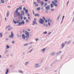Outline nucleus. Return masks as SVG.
I'll use <instances>...</instances> for the list:
<instances>
[{
  "label": "nucleus",
  "mask_w": 74,
  "mask_h": 74,
  "mask_svg": "<svg viewBox=\"0 0 74 74\" xmlns=\"http://www.w3.org/2000/svg\"><path fill=\"white\" fill-rule=\"evenodd\" d=\"M54 1H52V3H53V4L55 7H58V4L55 3H58V0H53Z\"/></svg>",
  "instance_id": "1"
},
{
  "label": "nucleus",
  "mask_w": 74,
  "mask_h": 74,
  "mask_svg": "<svg viewBox=\"0 0 74 74\" xmlns=\"http://www.w3.org/2000/svg\"><path fill=\"white\" fill-rule=\"evenodd\" d=\"M65 45L64 44V43H63L62 44V48H63L64 47Z\"/></svg>",
  "instance_id": "22"
},
{
  "label": "nucleus",
  "mask_w": 74,
  "mask_h": 74,
  "mask_svg": "<svg viewBox=\"0 0 74 74\" xmlns=\"http://www.w3.org/2000/svg\"><path fill=\"white\" fill-rule=\"evenodd\" d=\"M34 4H35V5L36 7H37V6H38V4H36V2H34Z\"/></svg>",
  "instance_id": "14"
},
{
  "label": "nucleus",
  "mask_w": 74,
  "mask_h": 74,
  "mask_svg": "<svg viewBox=\"0 0 74 74\" xmlns=\"http://www.w3.org/2000/svg\"><path fill=\"white\" fill-rule=\"evenodd\" d=\"M27 16H29L30 14L29 13H27Z\"/></svg>",
  "instance_id": "36"
},
{
  "label": "nucleus",
  "mask_w": 74,
  "mask_h": 74,
  "mask_svg": "<svg viewBox=\"0 0 74 74\" xmlns=\"http://www.w3.org/2000/svg\"><path fill=\"white\" fill-rule=\"evenodd\" d=\"M40 5H44V2L41 1L40 2Z\"/></svg>",
  "instance_id": "10"
},
{
  "label": "nucleus",
  "mask_w": 74,
  "mask_h": 74,
  "mask_svg": "<svg viewBox=\"0 0 74 74\" xmlns=\"http://www.w3.org/2000/svg\"><path fill=\"white\" fill-rule=\"evenodd\" d=\"M32 50H33V49H32L29 51V52H31L32 51Z\"/></svg>",
  "instance_id": "44"
},
{
  "label": "nucleus",
  "mask_w": 74,
  "mask_h": 74,
  "mask_svg": "<svg viewBox=\"0 0 74 74\" xmlns=\"http://www.w3.org/2000/svg\"><path fill=\"white\" fill-rule=\"evenodd\" d=\"M51 11H54V9H51Z\"/></svg>",
  "instance_id": "28"
},
{
  "label": "nucleus",
  "mask_w": 74,
  "mask_h": 74,
  "mask_svg": "<svg viewBox=\"0 0 74 74\" xmlns=\"http://www.w3.org/2000/svg\"><path fill=\"white\" fill-rule=\"evenodd\" d=\"M1 2L2 3H4V1L3 0H1Z\"/></svg>",
  "instance_id": "23"
},
{
  "label": "nucleus",
  "mask_w": 74,
  "mask_h": 74,
  "mask_svg": "<svg viewBox=\"0 0 74 74\" xmlns=\"http://www.w3.org/2000/svg\"><path fill=\"white\" fill-rule=\"evenodd\" d=\"M34 21H36V18H35L34 19Z\"/></svg>",
  "instance_id": "48"
},
{
  "label": "nucleus",
  "mask_w": 74,
  "mask_h": 74,
  "mask_svg": "<svg viewBox=\"0 0 74 74\" xmlns=\"http://www.w3.org/2000/svg\"><path fill=\"white\" fill-rule=\"evenodd\" d=\"M9 70L8 69H6V71L5 73V74H7L8 73Z\"/></svg>",
  "instance_id": "13"
},
{
  "label": "nucleus",
  "mask_w": 74,
  "mask_h": 74,
  "mask_svg": "<svg viewBox=\"0 0 74 74\" xmlns=\"http://www.w3.org/2000/svg\"><path fill=\"white\" fill-rule=\"evenodd\" d=\"M27 30L29 32H30V29H27Z\"/></svg>",
  "instance_id": "42"
},
{
  "label": "nucleus",
  "mask_w": 74,
  "mask_h": 74,
  "mask_svg": "<svg viewBox=\"0 0 74 74\" xmlns=\"http://www.w3.org/2000/svg\"><path fill=\"white\" fill-rule=\"evenodd\" d=\"M0 36H1V37H2V36H3V34L2 33H0Z\"/></svg>",
  "instance_id": "20"
},
{
  "label": "nucleus",
  "mask_w": 74,
  "mask_h": 74,
  "mask_svg": "<svg viewBox=\"0 0 74 74\" xmlns=\"http://www.w3.org/2000/svg\"><path fill=\"white\" fill-rule=\"evenodd\" d=\"M40 0H38L37 1V2L38 3H40Z\"/></svg>",
  "instance_id": "32"
},
{
  "label": "nucleus",
  "mask_w": 74,
  "mask_h": 74,
  "mask_svg": "<svg viewBox=\"0 0 74 74\" xmlns=\"http://www.w3.org/2000/svg\"><path fill=\"white\" fill-rule=\"evenodd\" d=\"M49 21H50V18H48V22H49Z\"/></svg>",
  "instance_id": "39"
},
{
  "label": "nucleus",
  "mask_w": 74,
  "mask_h": 74,
  "mask_svg": "<svg viewBox=\"0 0 74 74\" xmlns=\"http://www.w3.org/2000/svg\"><path fill=\"white\" fill-rule=\"evenodd\" d=\"M70 43V42H67V44H69Z\"/></svg>",
  "instance_id": "45"
},
{
  "label": "nucleus",
  "mask_w": 74,
  "mask_h": 74,
  "mask_svg": "<svg viewBox=\"0 0 74 74\" xmlns=\"http://www.w3.org/2000/svg\"><path fill=\"white\" fill-rule=\"evenodd\" d=\"M9 16V12H8L7 13V14L6 15L7 17H8Z\"/></svg>",
  "instance_id": "15"
},
{
  "label": "nucleus",
  "mask_w": 74,
  "mask_h": 74,
  "mask_svg": "<svg viewBox=\"0 0 74 74\" xmlns=\"http://www.w3.org/2000/svg\"><path fill=\"white\" fill-rule=\"evenodd\" d=\"M22 24H23V25H24L25 24V22H24V21L23 20L22 21V22H20L19 24H18V25L19 26V25H21Z\"/></svg>",
  "instance_id": "3"
},
{
  "label": "nucleus",
  "mask_w": 74,
  "mask_h": 74,
  "mask_svg": "<svg viewBox=\"0 0 74 74\" xmlns=\"http://www.w3.org/2000/svg\"><path fill=\"white\" fill-rule=\"evenodd\" d=\"M51 8H53V4H51Z\"/></svg>",
  "instance_id": "18"
},
{
  "label": "nucleus",
  "mask_w": 74,
  "mask_h": 74,
  "mask_svg": "<svg viewBox=\"0 0 74 74\" xmlns=\"http://www.w3.org/2000/svg\"><path fill=\"white\" fill-rule=\"evenodd\" d=\"M48 25L49 26H51V23H50L49 22L48 23Z\"/></svg>",
  "instance_id": "38"
},
{
  "label": "nucleus",
  "mask_w": 74,
  "mask_h": 74,
  "mask_svg": "<svg viewBox=\"0 0 74 74\" xmlns=\"http://www.w3.org/2000/svg\"><path fill=\"white\" fill-rule=\"evenodd\" d=\"M45 1H48V0H45Z\"/></svg>",
  "instance_id": "58"
},
{
  "label": "nucleus",
  "mask_w": 74,
  "mask_h": 74,
  "mask_svg": "<svg viewBox=\"0 0 74 74\" xmlns=\"http://www.w3.org/2000/svg\"><path fill=\"white\" fill-rule=\"evenodd\" d=\"M69 1H68L67 3V5L68 4V3H69Z\"/></svg>",
  "instance_id": "62"
},
{
  "label": "nucleus",
  "mask_w": 74,
  "mask_h": 74,
  "mask_svg": "<svg viewBox=\"0 0 74 74\" xmlns=\"http://www.w3.org/2000/svg\"><path fill=\"white\" fill-rule=\"evenodd\" d=\"M45 8L47 10H50V7L49 5H48Z\"/></svg>",
  "instance_id": "5"
},
{
  "label": "nucleus",
  "mask_w": 74,
  "mask_h": 74,
  "mask_svg": "<svg viewBox=\"0 0 74 74\" xmlns=\"http://www.w3.org/2000/svg\"><path fill=\"white\" fill-rule=\"evenodd\" d=\"M45 23H44L43 24V26H45Z\"/></svg>",
  "instance_id": "57"
},
{
  "label": "nucleus",
  "mask_w": 74,
  "mask_h": 74,
  "mask_svg": "<svg viewBox=\"0 0 74 74\" xmlns=\"http://www.w3.org/2000/svg\"><path fill=\"white\" fill-rule=\"evenodd\" d=\"M25 34L27 36H29V32H27V31H25Z\"/></svg>",
  "instance_id": "6"
},
{
  "label": "nucleus",
  "mask_w": 74,
  "mask_h": 74,
  "mask_svg": "<svg viewBox=\"0 0 74 74\" xmlns=\"http://www.w3.org/2000/svg\"><path fill=\"white\" fill-rule=\"evenodd\" d=\"M45 49H46V48H44L42 49V51H45Z\"/></svg>",
  "instance_id": "27"
},
{
  "label": "nucleus",
  "mask_w": 74,
  "mask_h": 74,
  "mask_svg": "<svg viewBox=\"0 0 74 74\" xmlns=\"http://www.w3.org/2000/svg\"><path fill=\"white\" fill-rule=\"evenodd\" d=\"M15 12L16 14L18 13V11L17 10H16Z\"/></svg>",
  "instance_id": "34"
},
{
  "label": "nucleus",
  "mask_w": 74,
  "mask_h": 74,
  "mask_svg": "<svg viewBox=\"0 0 74 74\" xmlns=\"http://www.w3.org/2000/svg\"><path fill=\"white\" fill-rule=\"evenodd\" d=\"M25 1H23V3H25Z\"/></svg>",
  "instance_id": "59"
},
{
  "label": "nucleus",
  "mask_w": 74,
  "mask_h": 74,
  "mask_svg": "<svg viewBox=\"0 0 74 74\" xmlns=\"http://www.w3.org/2000/svg\"><path fill=\"white\" fill-rule=\"evenodd\" d=\"M22 7L21 6H20L19 7V9L20 10H22Z\"/></svg>",
  "instance_id": "26"
},
{
  "label": "nucleus",
  "mask_w": 74,
  "mask_h": 74,
  "mask_svg": "<svg viewBox=\"0 0 74 74\" xmlns=\"http://www.w3.org/2000/svg\"><path fill=\"white\" fill-rule=\"evenodd\" d=\"M61 52H62V51H60V52H59V53H61Z\"/></svg>",
  "instance_id": "61"
},
{
  "label": "nucleus",
  "mask_w": 74,
  "mask_h": 74,
  "mask_svg": "<svg viewBox=\"0 0 74 74\" xmlns=\"http://www.w3.org/2000/svg\"><path fill=\"white\" fill-rule=\"evenodd\" d=\"M28 18L29 19H30V18L29 17Z\"/></svg>",
  "instance_id": "52"
},
{
  "label": "nucleus",
  "mask_w": 74,
  "mask_h": 74,
  "mask_svg": "<svg viewBox=\"0 0 74 74\" xmlns=\"http://www.w3.org/2000/svg\"><path fill=\"white\" fill-rule=\"evenodd\" d=\"M60 15H59V16L58 17V19H59V18L60 17Z\"/></svg>",
  "instance_id": "51"
},
{
  "label": "nucleus",
  "mask_w": 74,
  "mask_h": 74,
  "mask_svg": "<svg viewBox=\"0 0 74 74\" xmlns=\"http://www.w3.org/2000/svg\"><path fill=\"white\" fill-rule=\"evenodd\" d=\"M26 22L27 23V22H29V20H27V19H26Z\"/></svg>",
  "instance_id": "31"
},
{
  "label": "nucleus",
  "mask_w": 74,
  "mask_h": 74,
  "mask_svg": "<svg viewBox=\"0 0 74 74\" xmlns=\"http://www.w3.org/2000/svg\"><path fill=\"white\" fill-rule=\"evenodd\" d=\"M23 9L24 10H26V8H25V7H24Z\"/></svg>",
  "instance_id": "41"
},
{
  "label": "nucleus",
  "mask_w": 74,
  "mask_h": 74,
  "mask_svg": "<svg viewBox=\"0 0 74 74\" xmlns=\"http://www.w3.org/2000/svg\"><path fill=\"white\" fill-rule=\"evenodd\" d=\"M33 15H34V11H33Z\"/></svg>",
  "instance_id": "47"
},
{
  "label": "nucleus",
  "mask_w": 74,
  "mask_h": 74,
  "mask_svg": "<svg viewBox=\"0 0 74 74\" xmlns=\"http://www.w3.org/2000/svg\"><path fill=\"white\" fill-rule=\"evenodd\" d=\"M45 22H47V20H45Z\"/></svg>",
  "instance_id": "53"
},
{
  "label": "nucleus",
  "mask_w": 74,
  "mask_h": 74,
  "mask_svg": "<svg viewBox=\"0 0 74 74\" xmlns=\"http://www.w3.org/2000/svg\"><path fill=\"white\" fill-rule=\"evenodd\" d=\"M24 46H27L28 45V43H27L24 45Z\"/></svg>",
  "instance_id": "29"
},
{
  "label": "nucleus",
  "mask_w": 74,
  "mask_h": 74,
  "mask_svg": "<svg viewBox=\"0 0 74 74\" xmlns=\"http://www.w3.org/2000/svg\"><path fill=\"white\" fill-rule=\"evenodd\" d=\"M47 3H45L44 4L45 6H47Z\"/></svg>",
  "instance_id": "25"
},
{
  "label": "nucleus",
  "mask_w": 74,
  "mask_h": 74,
  "mask_svg": "<svg viewBox=\"0 0 74 74\" xmlns=\"http://www.w3.org/2000/svg\"><path fill=\"white\" fill-rule=\"evenodd\" d=\"M42 19H43V20H44L45 21V17H42Z\"/></svg>",
  "instance_id": "30"
},
{
  "label": "nucleus",
  "mask_w": 74,
  "mask_h": 74,
  "mask_svg": "<svg viewBox=\"0 0 74 74\" xmlns=\"http://www.w3.org/2000/svg\"><path fill=\"white\" fill-rule=\"evenodd\" d=\"M1 58V56L0 55V58Z\"/></svg>",
  "instance_id": "60"
},
{
  "label": "nucleus",
  "mask_w": 74,
  "mask_h": 74,
  "mask_svg": "<svg viewBox=\"0 0 74 74\" xmlns=\"http://www.w3.org/2000/svg\"><path fill=\"white\" fill-rule=\"evenodd\" d=\"M51 32H50L48 34H51Z\"/></svg>",
  "instance_id": "63"
},
{
  "label": "nucleus",
  "mask_w": 74,
  "mask_h": 74,
  "mask_svg": "<svg viewBox=\"0 0 74 74\" xmlns=\"http://www.w3.org/2000/svg\"><path fill=\"white\" fill-rule=\"evenodd\" d=\"M9 37L10 38H13L14 37V34H13V32H11V35L9 36Z\"/></svg>",
  "instance_id": "4"
},
{
  "label": "nucleus",
  "mask_w": 74,
  "mask_h": 74,
  "mask_svg": "<svg viewBox=\"0 0 74 74\" xmlns=\"http://www.w3.org/2000/svg\"><path fill=\"white\" fill-rule=\"evenodd\" d=\"M22 37L24 40H25V34H23L22 35Z\"/></svg>",
  "instance_id": "7"
},
{
  "label": "nucleus",
  "mask_w": 74,
  "mask_h": 74,
  "mask_svg": "<svg viewBox=\"0 0 74 74\" xmlns=\"http://www.w3.org/2000/svg\"><path fill=\"white\" fill-rule=\"evenodd\" d=\"M50 22H52V20H50Z\"/></svg>",
  "instance_id": "50"
},
{
  "label": "nucleus",
  "mask_w": 74,
  "mask_h": 74,
  "mask_svg": "<svg viewBox=\"0 0 74 74\" xmlns=\"http://www.w3.org/2000/svg\"><path fill=\"white\" fill-rule=\"evenodd\" d=\"M16 11H19V8H17Z\"/></svg>",
  "instance_id": "43"
},
{
  "label": "nucleus",
  "mask_w": 74,
  "mask_h": 74,
  "mask_svg": "<svg viewBox=\"0 0 74 74\" xmlns=\"http://www.w3.org/2000/svg\"><path fill=\"white\" fill-rule=\"evenodd\" d=\"M36 10L38 11H39V10H40V8H37Z\"/></svg>",
  "instance_id": "19"
},
{
  "label": "nucleus",
  "mask_w": 74,
  "mask_h": 74,
  "mask_svg": "<svg viewBox=\"0 0 74 74\" xmlns=\"http://www.w3.org/2000/svg\"><path fill=\"white\" fill-rule=\"evenodd\" d=\"M21 15H23L24 14V12L23 11H21Z\"/></svg>",
  "instance_id": "16"
},
{
  "label": "nucleus",
  "mask_w": 74,
  "mask_h": 74,
  "mask_svg": "<svg viewBox=\"0 0 74 74\" xmlns=\"http://www.w3.org/2000/svg\"><path fill=\"white\" fill-rule=\"evenodd\" d=\"M17 14H18V15H20V13H18Z\"/></svg>",
  "instance_id": "56"
},
{
  "label": "nucleus",
  "mask_w": 74,
  "mask_h": 74,
  "mask_svg": "<svg viewBox=\"0 0 74 74\" xmlns=\"http://www.w3.org/2000/svg\"><path fill=\"white\" fill-rule=\"evenodd\" d=\"M39 22L40 23L42 24V23H43V22H44V21L42 18H40V21H39Z\"/></svg>",
  "instance_id": "2"
},
{
  "label": "nucleus",
  "mask_w": 74,
  "mask_h": 74,
  "mask_svg": "<svg viewBox=\"0 0 74 74\" xmlns=\"http://www.w3.org/2000/svg\"><path fill=\"white\" fill-rule=\"evenodd\" d=\"M26 37L27 38H29V36L27 35V36H26Z\"/></svg>",
  "instance_id": "24"
},
{
  "label": "nucleus",
  "mask_w": 74,
  "mask_h": 74,
  "mask_svg": "<svg viewBox=\"0 0 74 74\" xmlns=\"http://www.w3.org/2000/svg\"><path fill=\"white\" fill-rule=\"evenodd\" d=\"M33 23L34 24H33V25H34V24H36V25H37V23H36V21H33Z\"/></svg>",
  "instance_id": "11"
},
{
  "label": "nucleus",
  "mask_w": 74,
  "mask_h": 74,
  "mask_svg": "<svg viewBox=\"0 0 74 74\" xmlns=\"http://www.w3.org/2000/svg\"><path fill=\"white\" fill-rule=\"evenodd\" d=\"M18 21H19V20L17 21V22H16V21H14V20H13V22L14 23H15V24H16V23H18Z\"/></svg>",
  "instance_id": "9"
},
{
  "label": "nucleus",
  "mask_w": 74,
  "mask_h": 74,
  "mask_svg": "<svg viewBox=\"0 0 74 74\" xmlns=\"http://www.w3.org/2000/svg\"><path fill=\"white\" fill-rule=\"evenodd\" d=\"M28 63H29V62H27L25 63V65H27V64Z\"/></svg>",
  "instance_id": "35"
},
{
  "label": "nucleus",
  "mask_w": 74,
  "mask_h": 74,
  "mask_svg": "<svg viewBox=\"0 0 74 74\" xmlns=\"http://www.w3.org/2000/svg\"><path fill=\"white\" fill-rule=\"evenodd\" d=\"M10 48V47L8 46H7V49H8V48Z\"/></svg>",
  "instance_id": "33"
},
{
  "label": "nucleus",
  "mask_w": 74,
  "mask_h": 74,
  "mask_svg": "<svg viewBox=\"0 0 74 74\" xmlns=\"http://www.w3.org/2000/svg\"><path fill=\"white\" fill-rule=\"evenodd\" d=\"M19 73H23V72L21 70H19Z\"/></svg>",
  "instance_id": "17"
},
{
  "label": "nucleus",
  "mask_w": 74,
  "mask_h": 74,
  "mask_svg": "<svg viewBox=\"0 0 74 74\" xmlns=\"http://www.w3.org/2000/svg\"><path fill=\"white\" fill-rule=\"evenodd\" d=\"M36 66L35 67H39V64H36Z\"/></svg>",
  "instance_id": "12"
},
{
  "label": "nucleus",
  "mask_w": 74,
  "mask_h": 74,
  "mask_svg": "<svg viewBox=\"0 0 74 74\" xmlns=\"http://www.w3.org/2000/svg\"><path fill=\"white\" fill-rule=\"evenodd\" d=\"M38 40V39H36V41H37V40Z\"/></svg>",
  "instance_id": "55"
},
{
  "label": "nucleus",
  "mask_w": 74,
  "mask_h": 74,
  "mask_svg": "<svg viewBox=\"0 0 74 74\" xmlns=\"http://www.w3.org/2000/svg\"><path fill=\"white\" fill-rule=\"evenodd\" d=\"M10 29H8V30H10Z\"/></svg>",
  "instance_id": "64"
},
{
  "label": "nucleus",
  "mask_w": 74,
  "mask_h": 74,
  "mask_svg": "<svg viewBox=\"0 0 74 74\" xmlns=\"http://www.w3.org/2000/svg\"><path fill=\"white\" fill-rule=\"evenodd\" d=\"M44 34H47V32H44Z\"/></svg>",
  "instance_id": "37"
},
{
  "label": "nucleus",
  "mask_w": 74,
  "mask_h": 74,
  "mask_svg": "<svg viewBox=\"0 0 74 74\" xmlns=\"http://www.w3.org/2000/svg\"><path fill=\"white\" fill-rule=\"evenodd\" d=\"M6 19H7V18H5V20L6 21H7Z\"/></svg>",
  "instance_id": "54"
},
{
  "label": "nucleus",
  "mask_w": 74,
  "mask_h": 74,
  "mask_svg": "<svg viewBox=\"0 0 74 74\" xmlns=\"http://www.w3.org/2000/svg\"><path fill=\"white\" fill-rule=\"evenodd\" d=\"M12 43L13 44H14V43H15V41H12Z\"/></svg>",
  "instance_id": "40"
},
{
  "label": "nucleus",
  "mask_w": 74,
  "mask_h": 74,
  "mask_svg": "<svg viewBox=\"0 0 74 74\" xmlns=\"http://www.w3.org/2000/svg\"><path fill=\"white\" fill-rule=\"evenodd\" d=\"M27 19V18L26 17H24V20H25V19Z\"/></svg>",
  "instance_id": "46"
},
{
  "label": "nucleus",
  "mask_w": 74,
  "mask_h": 74,
  "mask_svg": "<svg viewBox=\"0 0 74 74\" xmlns=\"http://www.w3.org/2000/svg\"><path fill=\"white\" fill-rule=\"evenodd\" d=\"M64 18V16H63L62 18V20H63V18Z\"/></svg>",
  "instance_id": "49"
},
{
  "label": "nucleus",
  "mask_w": 74,
  "mask_h": 74,
  "mask_svg": "<svg viewBox=\"0 0 74 74\" xmlns=\"http://www.w3.org/2000/svg\"><path fill=\"white\" fill-rule=\"evenodd\" d=\"M26 14H27V12H28V10L27 9H26L25 10V12Z\"/></svg>",
  "instance_id": "21"
},
{
  "label": "nucleus",
  "mask_w": 74,
  "mask_h": 74,
  "mask_svg": "<svg viewBox=\"0 0 74 74\" xmlns=\"http://www.w3.org/2000/svg\"><path fill=\"white\" fill-rule=\"evenodd\" d=\"M35 16H40V14H35Z\"/></svg>",
  "instance_id": "8"
}]
</instances>
